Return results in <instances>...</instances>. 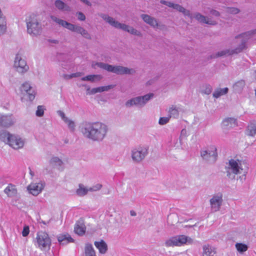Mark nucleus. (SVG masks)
Returning a JSON list of instances; mask_svg holds the SVG:
<instances>
[{"label":"nucleus","mask_w":256,"mask_h":256,"mask_svg":"<svg viewBox=\"0 0 256 256\" xmlns=\"http://www.w3.org/2000/svg\"><path fill=\"white\" fill-rule=\"evenodd\" d=\"M56 42H57V40H52V42L54 43H56Z\"/></svg>","instance_id":"obj_57"},{"label":"nucleus","mask_w":256,"mask_h":256,"mask_svg":"<svg viewBox=\"0 0 256 256\" xmlns=\"http://www.w3.org/2000/svg\"><path fill=\"white\" fill-rule=\"evenodd\" d=\"M36 246L42 250H45L50 248L52 241L46 232L42 231L38 232L36 234Z\"/></svg>","instance_id":"obj_7"},{"label":"nucleus","mask_w":256,"mask_h":256,"mask_svg":"<svg viewBox=\"0 0 256 256\" xmlns=\"http://www.w3.org/2000/svg\"><path fill=\"white\" fill-rule=\"evenodd\" d=\"M160 2L168 6V7L172 8L178 12H182L184 16H188L190 19L195 18L196 20L200 22L210 25H214L216 24V22L215 20H214L210 18H207L200 13L197 12L192 15L189 10H186L185 8L178 4H175L172 2L165 0H161Z\"/></svg>","instance_id":"obj_1"},{"label":"nucleus","mask_w":256,"mask_h":256,"mask_svg":"<svg viewBox=\"0 0 256 256\" xmlns=\"http://www.w3.org/2000/svg\"><path fill=\"white\" fill-rule=\"evenodd\" d=\"M82 74V72H77L70 74H64L63 76L66 80H69L72 78L80 77Z\"/></svg>","instance_id":"obj_42"},{"label":"nucleus","mask_w":256,"mask_h":256,"mask_svg":"<svg viewBox=\"0 0 256 256\" xmlns=\"http://www.w3.org/2000/svg\"><path fill=\"white\" fill-rule=\"evenodd\" d=\"M102 18L111 26L116 28L122 30L134 35L139 36L140 34V32L132 27L124 24L120 23L116 21L114 18L110 17L104 14L102 15Z\"/></svg>","instance_id":"obj_6"},{"label":"nucleus","mask_w":256,"mask_h":256,"mask_svg":"<svg viewBox=\"0 0 256 256\" xmlns=\"http://www.w3.org/2000/svg\"><path fill=\"white\" fill-rule=\"evenodd\" d=\"M102 188V185L101 184H97V190H100Z\"/></svg>","instance_id":"obj_54"},{"label":"nucleus","mask_w":256,"mask_h":256,"mask_svg":"<svg viewBox=\"0 0 256 256\" xmlns=\"http://www.w3.org/2000/svg\"><path fill=\"white\" fill-rule=\"evenodd\" d=\"M20 90L22 92H26L30 101H32L34 99L36 94L35 88L32 86L29 82L24 83L20 88Z\"/></svg>","instance_id":"obj_18"},{"label":"nucleus","mask_w":256,"mask_h":256,"mask_svg":"<svg viewBox=\"0 0 256 256\" xmlns=\"http://www.w3.org/2000/svg\"><path fill=\"white\" fill-rule=\"evenodd\" d=\"M94 245L96 246V241L94 242Z\"/></svg>","instance_id":"obj_60"},{"label":"nucleus","mask_w":256,"mask_h":256,"mask_svg":"<svg viewBox=\"0 0 256 256\" xmlns=\"http://www.w3.org/2000/svg\"><path fill=\"white\" fill-rule=\"evenodd\" d=\"M54 5L56 7L60 10L67 12L70 10V7L60 0H56L54 2Z\"/></svg>","instance_id":"obj_28"},{"label":"nucleus","mask_w":256,"mask_h":256,"mask_svg":"<svg viewBox=\"0 0 256 256\" xmlns=\"http://www.w3.org/2000/svg\"><path fill=\"white\" fill-rule=\"evenodd\" d=\"M95 79H96V74H90L86 76L82 77L81 80L83 81H90V82H94Z\"/></svg>","instance_id":"obj_44"},{"label":"nucleus","mask_w":256,"mask_h":256,"mask_svg":"<svg viewBox=\"0 0 256 256\" xmlns=\"http://www.w3.org/2000/svg\"><path fill=\"white\" fill-rule=\"evenodd\" d=\"M235 246L236 250L240 254L246 252L248 249V246L242 243H236Z\"/></svg>","instance_id":"obj_36"},{"label":"nucleus","mask_w":256,"mask_h":256,"mask_svg":"<svg viewBox=\"0 0 256 256\" xmlns=\"http://www.w3.org/2000/svg\"><path fill=\"white\" fill-rule=\"evenodd\" d=\"M62 67L64 68V69H67V68L64 67V64H62Z\"/></svg>","instance_id":"obj_58"},{"label":"nucleus","mask_w":256,"mask_h":256,"mask_svg":"<svg viewBox=\"0 0 256 256\" xmlns=\"http://www.w3.org/2000/svg\"><path fill=\"white\" fill-rule=\"evenodd\" d=\"M141 16L146 24L154 28H158V24L155 18L147 14H142Z\"/></svg>","instance_id":"obj_25"},{"label":"nucleus","mask_w":256,"mask_h":256,"mask_svg":"<svg viewBox=\"0 0 256 256\" xmlns=\"http://www.w3.org/2000/svg\"><path fill=\"white\" fill-rule=\"evenodd\" d=\"M195 225H194V226H190V225H186L184 227V228H192Z\"/></svg>","instance_id":"obj_55"},{"label":"nucleus","mask_w":256,"mask_h":256,"mask_svg":"<svg viewBox=\"0 0 256 256\" xmlns=\"http://www.w3.org/2000/svg\"><path fill=\"white\" fill-rule=\"evenodd\" d=\"M114 87V86L112 85L97 87V92L107 91Z\"/></svg>","instance_id":"obj_43"},{"label":"nucleus","mask_w":256,"mask_h":256,"mask_svg":"<svg viewBox=\"0 0 256 256\" xmlns=\"http://www.w3.org/2000/svg\"><path fill=\"white\" fill-rule=\"evenodd\" d=\"M174 140L178 141V139L177 138H174Z\"/></svg>","instance_id":"obj_59"},{"label":"nucleus","mask_w":256,"mask_h":256,"mask_svg":"<svg viewBox=\"0 0 256 256\" xmlns=\"http://www.w3.org/2000/svg\"><path fill=\"white\" fill-rule=\"evenodd\" d=\"M148 154V148L146 146H138L132 150V160L136 162H142Z\"/></svg>","instance_id":"obj_9"},{"label":"nucleus","mask_w":256,"mask_h":256,"mask_svg":"<svg viewBox=\"0 0 256 256\" xmlns=\"http://www.w3.org/2000/svg\"><path fill=\"white\" fill-rule=\"evenodd\" d=\"M212 90V87L210 85L208 84H204L201 89V92L202 94H209L211 93Z\"/></svg>","instance_id":"obj_39"},{"label":"nucleus","mask_w":256,"mask_h":256,"mask_svg":"<svg viewBox=\"0 0 256 256\" xmlns=\"http://www.w3.org/2000/svg\"><path fill=\"white\" fill-rule=\"evenodd\" d=\"M12 134L6 130H2L0 132V140L8 144Z\"/></svg>","instance_id":"obj_32"},{"label":"nucleus","mask_w":256,"mask_h":256,"mask_svg":"<svg viewBox=\"0 0 256 256\" xmlns=\"http://www.w3.org/2000/svg\"><path fill=\"white\" fill-rule=\"evenodd\" d=\"M30 233V228L28 226H25L23 228V230L22 231V236L24 237H26Z\"/></svg>","instance_id":"obj_45"},{"label":"nucleus","mask_w":256,"mask_h":256,"mask_svg":"<svg viewBox=\"0 0 256 256\" xmlns=\"http://www.w3.org/2000/svg\"><path fill=\"white\" fill-rule=\"evenodd\" d=\"M74 231L79 236H82L85 232V228L82 226L76 224L74 226Z\"/></svg>","instance_id":"obj_38"},{"label":"nucleus","mask_w":256,"mask_h":256,"mask_svg":"<svg viewBox=\"0 0 256 256\" xmlns=\"http://www.w3.org/2000/svg\"><path fill=\"white\" fill-rule=\"evenodd\" d=\"M74 32L81 34L83 36H84L86 38H90V34L88 32L85 30L83 28L76 26L74 27Z\"/></svg>","instance_id":"obj_34"},{"label":"nucleus","mask_w":256,"mask_h":256,"mask_svg":"<svg viewBox=\"0 0 256 256\" xmlns=\"http://www.w3.org/2000/svg\"><path fill=\"white\" fill-rule=\"evenodd\" d=\"M204 13H206H206H207V12H206V10H204Z\"/></svg>","instance_id":"obj_63"},{"label":"nucleus","mask_w":256,"mask_h":256,"mask_svg":"<svg viewBox=\"0 0 256 256\" xmlns=\"http://www.w3.org/2000/svg\"><path fill=\"white\" fill-rule=\"evenodd\" d=\"M97 249L100 254H105L108 250V246L104 240L97 242Z\"/></svg>","instance_id":"obj_30"},{"label":"nucleus","mask_w":256,"mask_h":256,"mask_svg":"<svg viewBox=\"0 0 256 256\" xmlns=\"http://www.w3.org/2000/svg\"><path fill=\"white\" fill-rule=\"evenodd\" d=\"M96 94V88H94L90 90V88L86 90L87 94Z\"/></svg>","instance_id":"obj_49"},{"label":"nucleus","mask_w":256,"mask_h":256,"mask_svg":"<svg viewBox=\"0 0 256 256\" xmlns=\"http://www.w3.org/2000/svg\"><path fill=\"white\" fill-rule=\"evenodd\" d=\"M130 214L132 216H136V212L134 210H130Z\"/></svg>","instance_id":"obj_53"},{"label":"nucleus","mask_w":256,"mask_h":256,"mask_svg":"<svg viewBox=\"0 0 256 256\" xmlns=\"http://www.w3.org/2000/svg\"><path fill=\"white\" fill-rule=\"evenodd\" d=\"M246 134L247 135L254 136L256 134V122L254 120L250 122L246 129Z\"/></svg>","instance_id":"obj_27"},{"label":"nucleus","mask_w":256,"mask_h":256,"mask_svg":"<svg viewBox=\"0 0 256 256\" xmlns=\"http://www.w3.org/2000/svg\"><path fill=\"white\" fill-rule=\"evenodd\" d=\"M14 67L18 72L22 74L26 72L29 70L26 60L18 54L16 56Z\"/></svg>","instance_id":"obj_12"},{"label":"nucleus","mask_w":256,"mask_h":256,"mask_svg":"<svg viewBox=\"0 0 256 256\" xmlns=\"http://www.w3.org/2000/svg\"><path fill=\"white\" fill-rule=\"evenodd\" d=\"M50 164L54 167L59 170H63L64 168V164L61 159L57 156L52 157L50 160Z\"/></svg>","instance_id":"obj_24"},{"label":"nucleus","mask_w":256,"mask_h":256,"mask_svg":"<svg viewBox=\"0 0 256 256\" xmlns=\"http://www.w3.org/2000/svg\"><path fill=\"white\" fill-rule=\"evenodd\" d=\"M4 192L10 198L16 197L17 195V189L14 185L8 184L4 190Z\"/></svg>","instance_id":"obj_26"},{"label":"nucleus","mask_w":256,"mask_h":256,"mask_svg":"<svg viewBox=\"0 0 256 256\" xmlns=\"http://www.w3.org/2000/svg\"><path fill=\"white\" fill-rule=\"evenodd\" d=\"M222 194L218 193L212 196V198L210 200L212 212H216L218 211L222 205Z\"/></svg>","instance_id":"obj_14"},{"label":"nucleus","mask_w":256,"mask_h":256,"mask_svg":"<svg viewBox=\"0 0 256 256\" xmlns=\"http://www.w3.org/2000/svg\"><path fill=\"white\" fill-rule=\"evenodd\" d=\"M226 11L227 12L232 14H236L239 12L238 9L235 8H227Z\"/></svg>","instance_id":"obj_46"},{"label":"nucleus","mask_w":256,"mask_h":256,"mask_svg":"<svg viewBox=\"0 0 256 256\" xmlns=\"http://www.w3.org/2000/svg\"><path fill=\"white\" fill-rule=\"evenodd\" d=\"M97 66L118 74H130L134 70L122 66H112L103 62H97Z\"/></svg>","instance_id":"obj_8"},{"label":"nucleus","mask_w":256,"mask_h":256,"mask_svg":"<svg viewBox=\"0 0 256 256\" xmlns=\"http://www.w3.org/2000/svg\"><path fill=\"white\" fill-rule=\"evenodd\" d=\"M42 223H43L44 224H46V222H42Z\"/></svg>","instance_id":"obj_62"},{"label":"nucleus","mask_w":256,"mask_h":256,"mask_svg":"<svg viewBox=\"0 0 256 256\" xmlns=\"http://www.w3.org/2000/svg\"><path fill=\"white\" fill-rule=\"evenodd\" d=\"M57 238L59 244L62 246L74 242V240L68 234H60L58 236Z\"/></svg>","instance_id":"obj_22"},{"label":"nucleus","mask_w":256,"mask_h":256,"mask_svg":"<svg viewBox=\"0 0 256 256\" xmlns=\"http://www.w3.org/2000/svg\"><path fill=\"white\" fill-rule=\"evenodd\" d=\"M153 94H149L144 96H138L127 101L126 103V105L128 107H130L132 106H136L140 107L143 106L150 98L153 97Z\"/></svg>","instance_id":"obj_10"},{"label":"nucleus","mask_w":256,"mask_h":256,"mask_svg":"<svg viewBox=\"0 0 256 256\" xmlns=\"http://www.w3.org/2000/svg\"><path fill=\"white\" fill-rule=\"evenodd\" d=\"M184 130H182V132H184Z\"/></svg>","instance_id":"obj_64"},{"label":"nucleus","mask_w":256,"mask_h":256,"mask_svg":"<svg viewBox=\"0 0 256 256\" xmlns=\"http://www.w3.org/2000/svg\"><path fill=\"white\" fill-rule=\"evenodd\" d=\"M214 249L209 245L203 246V252L202 256H215Z\"/></svg>","instance_id":"obj_29"},{"label":"nucleus","mask_w":256,"mask_h":256,"mask_svg":"<svg viewBox=\"0 0 256 256\" xmlns=\"http://www.w3.org/2000/svg\"><path fill=\"white\" fill-rule=\"evenodd\" d=\"M210 14L216 16H218L220 15L219 12L214 10H210Z\"/></svg>","instance_id":"obj_50"},{"label":"nucleus","mask_w":256,"mask_h":256,"mask_svg":"<svg viewBox=\"0 0 256 256\" xmlns=\"http://www.w3.org/2000/svg\"><path fill=\"white\" fill-rule=\"evenodd\" d=\"M194 240L190 236L185 235H178L170 237L167 240L164 244L167 247L182 246L185 244H192Z\"/></svg>","instance_id":"obj_4"},{"label":"nucleus","mask_w":256,"mask_h":256,"mask_svg":"<svg viewBox=\"0 0 256 256\" xmlns=\"http://www.w3.org/2000/svg\"><path fill=\"white\" fill-rule=\"evenodd\" d=\"M237 126L236 120L234 118H227L224 120L222 126L224 130H229Z\"/></svg>","instance_id":"obj_23"},{"label":"nucleus","mask_w":256,"mask_h":256,"mask_svg":"<svg viewBox=\"0 0 256 256\" xmlns=\"http://www.w3.org/2000/svg\"><path fill=\"white\" fill-rule=\"evenodd\" d=\"M170 118L166 117L160 118L159 120L158 123L160 125H164L168 123L169 121Z\"/></svg>","instance_id":"obj_47"},{"label":"nucleus","mask_w":256,"mask_h":256,"mask_svg":"<svg viewBox=\"0 0 256 256\" xmlns=\"http://www.w3.org/2000/svg\"><path fill=\"white\" fill-rule=\"evenodd\" d=\"M82 2L84 3V4L88 5V6H90V2L88 0H80Z\"/></svg>","instance_id":"obj_51"},{"label":"nucleus","mask_w":256,"mask_h":256,"mask_svg":"<svg viewBox=\"0 0 256 256\" xmlns=\"http://www.w3.org/2000/svg\"><path fill=\"white\" fill-rule=\"evenodd\" d=\"M85 256H96L95 251L91 244H86L85 247Z\"/></svg>","instance_id":"obj_35"},{"label":"nucleus","mask_w":256,"mask_h":256,"mask_svg":"<svg viewBox=\"0 0 256 256\" xmlns=\"http://www.w3.org/2000/svg\"><path fill=\"white\" fill-rule=\"evenodd\" d=\"M82 2L84 3V4L88 5V6H90V2L88 0H80Z\"/></svg>","instance_id":"obj_52"},{"label":"nucleus","mask_w":256,"mask_h":256,"mask_svg":"<svg viewBox=\"0 0 256 256\" xmlns=\"http://www.w3.org/2000/svg\"><path fill=\"white\" fill-rule=\"evenodd\" d=\"M108 130V126L102 122H97V141L102 140Z\"/></svg>","instance_id":"obj_19"},{"label":"nucleus","mask_w":256,"mask_h":256,"mask_svg":"<svg viewBox=\"0 0 256 256\" xmlns=\"http://www.w3.org/2000/svg\"><path fill=\"white\" fill-rule=\"evenodd\" d=\"M244 86V81L242 80L236 82L234 86V88L236 91L239 92H240L243 89Z\"/></svg>","instance_id":"obj_37"},{"label":"nucleus","mask_w":256,"mask_h":256,"mask_svg":"<svg viewBox=\"0 0 256 256\" xmlns=\"http://www.w3.org/2000/svg\"><path fill=\"white\" fill-rule=\"evenodd\" d=\"M95 124L86 123L82 128V132L84 135L93 140H96V128H94Z\"/></svg>","instance_id":"obj_13"},{"label":"nucleus","mask_w":256,"mask_h":256,"mask_svg":"<svg viewBox=\"0 0 256 256\" xmlns=\"http://www.w3.org/2000/svg\"><path fill=\"white\" fill-rule=\"evenodd\" d=\"M51 18L53 21L58 23L60 25H61L68 30L74 32L76 25L68 22L66 20L60 19L54 16H51Z\"/></svg>","instance_id":"obj_20"},{"label":"nucleus","mask_w":256,"mask_h":256,"mask_svg":"<svg viewBox=\"0 0 256 256\" xmlns=\"http://www.w3.org/2000/svg\"><path fill=\"white\" fill-rule=\"evenodd\" d=\"M30 174L32 176H33L34 175V172L32 171L30 169Z\"/></svg>","instance_id":"obj_56"},{"label":"nucleus","mask_w":256,"mask_h":256,"mask_svg":"<svg viewBox=\"0 0 256 256\" xmlns=\"http://www.w3.org/2000/svg\"><path fill=\"white\" fill-rule=\"evenodd\" d=\"M24 144V140L20 136L12 134L10 137V139L8 144L14 150L22 148Z\"/></svg>","instance_id":"obj_15"},{"label":"nucleus","mask_w":256,"mask_h":256,"mask_svg":"<svg viewBox=\"0 0 256 256\" xmlns=\"http://www.w3.org/2000/svg\"><path fill=\"white\" fill-rule=\"evenodd\" d=\"M44 187V183L42 182H32L27 188L28 192L34 196L40 194Z\"/></svg>","instance_id":"obj_17"},{"label":"nucleus","mask_w":256,"mask_h":256,"mask_svg":"<svg viewBox=\"0 0 256 256\" xmlns=\"http://www.w3.org/2000/svg\"><path fill=\"white\" fill-rule=\"evenodd\" d=\"M244 162L238 158H232L226 163L225 172L228 178L234 180L236 175L241 174Z\"/></svg>","instance_id":"obj_3"},{"label":"nucleus","mask_w":256,"mask_h":256,"mask_svg":"<svg viewBox=\"0 0 256 256\" xmlns=\"http://www.w3.org/2000/svg\"><path fill=\"white\" fill-rule=\"evenodd\" d=\"M252 34V32H248L242 34L236 37V42L240 43L238 47L233 50H224L218 52L216 56L212 58H218L219 56H229L234 54H238L241 52L244 49L246 48V43L248 40L250 38L251 34Z\"/></svg>","instance_id":"obj_2"},{"label":"nucleus","mask_w":256,"mask_h":256,"mask_svg":"<svg viewBox=\"0 0 256 256\" xmlns=\"http://www.w3.org/2000/svg\"><path fill=\"white\" fill-rule=\"evenodd\" d=\"M16 122V118L12 114H1L0 116V126L9 128Z\"/></svg>","instance_id":"obj_16"},{"label":"nucleus","mask_w":256,"mask_h":256,"mask_svg":"<svg viewBox=\"0 0 256 256\" xmlns=\"http://www.w3.org/2000/svg\"><path fill=\"white\" fill-rule=\"evenodd\" d=\"M200 155L204 160L210 162H214L216 160L217 156L216 148L212 146L207 148H204L202 150Z\"/></svg>","instance_id":"obj_11"},{"label":"nucleus","mask_w":256,"mask_h":256,"mask_svg":"<svg viewBox=\"0 0 256 256\" xmlns=\"http://www.w3.org/2000/svg\"><path fill=\"white\" fill-rule=\"evenodd\" d=\"M28 32L30 34L37 36L42 30L41 24L38 22L36 16L32 14H30L28 18L26 19Z\"/></svg>","instance_id":"obj_5"},{"label":"nucleus","mask_w":256,"mask_h":256,"mask_svg":"<svg viewBox=\"0 0 256 256\" xmlns=\"http://www.w3.org/2000/svg\"><path fill=\"white\" fill-rule=\"evenodd\" d=\"M169 114L170 117H174V118H178L179 114L178 110L174 106L171 107L169 110Z\"/></svg>","instance_id":"obj_40"},{"label":"nucleus","mask_w":256,"mask_h":256,"mask_svg":"<svg viewBox=\"0 0 256 256\" xmlns=\"http://www.w3.org/2000/svg\"><path fill=\"white\" fill-rule=\"evenodd\" d=\"M93 190V188H89L85 187L82 184H79V188L76 190V194L80 196H82L86 195L88 191Z\"/></svg>","instance_id":"obj_31"},{"label":"nucleus","mask_w":256,"mask_h":256,"mask_svg":"<svg viewBox=\"0 0 256 256\" xmlns=\"http://www.w3.org/2000/svg\"><path fill=\"white\" fill-rule=\"evenodd\" d=\"M57 114L61 118L62 120L67 124L69 129L71 131L74 132L75 128L74 122L66 117L64 113L62 110H58Z\"/></svg>","instance_id":"obj_21"},{"label":"nucleus","mask_w":256,"mask_h":256,"mask_svg":"<svg viewBox=\"0 0 256 256\" xmlns=\"http://www.w3.org/2000/svg\"><path fill=\"white\" fill-rule=\"evenodd\" d=\"M228 89L227 88H217L213 93V96L215 98H218L220 96L225 95L228 92Z\"/></svg>","instance_id":"obj_33"},{"label":"nucleus","mask_w":256,"mask_h":256,"mask_svg":"<svg viewBox=\"0 0 256 256\" xmlns=\"http://www.w3.org/2000/svg\"><path fill=\"white\" fill-rule=\"evenodd\" d=\"M76 15L78 16V20H81V21H83V20H85L86 16L82 12H77Z\"/></svg>","instance_id":"obj_48"},{"label":"nucleus","mask_w":256,"mask_h":256,"mask_svg":"<svg viewBox=\"0 0 256 256\" xmlns=\"http://www.w3.org/2000/svg\"><path fill=\"white\" fill-rule=\"evenodd\" d=\"M46 110L45 106H38L36 110V114L37 116L41 117L44 116V112Z\"/></svg>","instance_id":"obj_41"},{"label":"nucleus","mask_w":256,"mask_h":256,"mask_svg":"<svg viewBox=\"0 0 256 256\" xmlns=\"http://www.w3.org/2000/svg\"><path fill=\"white\" fill-rule=\"evenodd\" d=\"M96 78H97V80H98V78H100L98 75H97Z\"/></svg>","instance_id":"obj_61"}]
</instances>
